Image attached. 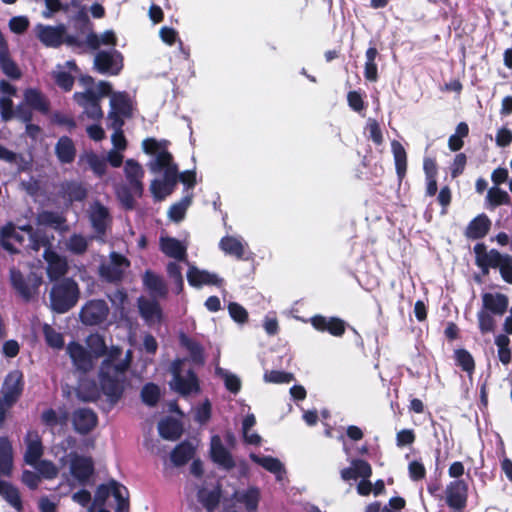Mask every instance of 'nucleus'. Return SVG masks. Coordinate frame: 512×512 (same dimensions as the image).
Returning <instances> with one entry per match:
<instances>
[{
  "label": "nucleus",
  "instance_id": "31",
  "mask_svg": "<svg viewBox=\"0 0 512 512\" xmlns=\"http://www.w3.org/2000/svg\"><path fill=\"white\" fill-rule=\"evenodd\" d=\"M158 432L163 439L176 441L181 437L183 427L179 420L172 417H166L158 423Z\"/></svg>",
  "mask_w": 512,
  "mask_h": 512
},
{
  "label": "nucleus",
  "instance_id": "34",
  "mask_svg": "<svg viewBox=\"0 0 512 512\" xmlns=\"http://www.w3.org/2000/svg\"><path fill=\"white\" fill-rule=\"evenodd\" d=\"M143 285L150 293L159 297H166L168 293L167 285L163 278L151 270H146L143 275Z\"/></svg>",
  "mask_w": 512,
  "mask_h": 512
},
{
  "label": "nucleus",
  "instance_id": "40",
  "mask_svg": "<svg viewBox=\"0 0 512 512\" xmlns=\"http://www.w3.org/2000/svg\"><path fill=\"white\" fill-rule=\"evenodd\" d=\"M180 343L189 352L191 360L197 365H203L205 362L204 348L194 339L189 338L185 334L180 336Z\"/></svg>",
  "mask_w": 512,
  "mask_h": 512
},
{
  "label": "nucleus",
  "instance_id": "10",
  "mask_svg": "<svg viewBox=\"0 0 512 512\" xmlns=\"http://www.w3.org/2000/svg\"><path fill=\"white\" fill-rule=\"evenodd\" d=\"M9 278L13 289L27 302L32 299L41 284V278L33 275V284L30 286L23 273L16 267L10 268Z\"/></svg>",
  "mask_w": 512,
  "mask_h": 512
},
{
  "label": "nucleus",
  "instance_id": "52",
  "mask_svg": "<svg viewBox=\"0 0 512 512\" xmlns=\"http://www.w3.org/2000/svg\"><path fill=\"white\" fill-rule=\"evenodd\" d=\"M168 277L175 285V293L180 294L184 289V280L181 266L175 262H169L166 267Z\"/></svg>",
  "mask_w": 512,
  "mask_h": 512
},
{
  "label": "nucleus",
  "instance_id": "61",
  "mask_svg": "<svg viewBox=\"0 0 512 512\" xmlns=\"http://www.w3.org/2000/svg\"><path fill=\"white\" fill-rule=\"evenodd\" d=\"M199 501L203 504V506L208 510H214L219 502H220V493L219 491H209L204 492V490H200L198 493Z\"/></svg>",
  "mask_w": 512,
  "mask_h": 512
},
{
  "label": "nucleus",
  "instance_id": "36",
  "mask_svg": "<svg viewBox=\"0 0 512 512\" xmlns=\"http://www.w3.org/2000/svg\"><path fill=\"white\" fill-rule=\"evenodd\" d=\"M195 448L194 446L187 440L182 441L171 452V461L177 466H183L187 464L194 456Z\"/></svg>",
  "mask_w": 512,
  "mask_h": 512
},
{
  "label": "nucleus",
  "instance_id": "20",
  "mask_svg": "<svg viewBox=\"0 0 512 512\" xmlns=\"http://www.w3.org/2000/svg\"><path fill=\"white\" fill-rule=\"evenodd\" d=\"M24 442L26 444L24 461L28 465L36 466L44 453L41 437L37 431L29 430L25 435Z\"/></svg>",
  "mask_w": 512,
  "mask_h": 512
},
{
  "label": "nucleus",
  "instance_id": "47",
  "mask_svg": "<svg viewBox=\"0 0 512 512\" xmlns=\"http://www.w3.org/2000/svg\"><path fill=\"white\" fill-rule=\"evenodd\" d=\"M456 365L461 367L463 371L472 374L475 370V361L473 356L466 349H456L454 352Z\"/></svg>",
  "mask_w": 512,
  "mask_h": 512
},
{
  "label": "nucleus",
  "instance_id": "14",
  "mask_svg": "<svg viewBox=\"0 0 512 512\" xmlns=\"http://www.w3.org/2000/svg\"><path fill=\"white\" fill-rule=\"evenodd\" d=\"M97 424V414L91 408H78L72 413L73 428L80 435L89 434Z\"/></svg>",
  "mask_w": 512,
  "mask_h": 512
},
{
  "label": "nucleus",
  "instance_id": "46",
  "mask_svg": "<svg viewBox=\"0 0 512 512\" xmlns=\"http://www.w3.org/2000/svg\"><path fill=\"white\" fill-rule=\"evenodd\" d=\"M250 459L266 469L267 471L271 473H280L283 469V464L278 458L272 457V456H258L254 453L250 454Z\"/></svg>",
  "mask_w": 512,
  "mask_h": 512
},
{
  "label": "nucleus",
  "instance_id": "43",
  "mask_svg": "<svg viewBox=\"0 0 512 512\" xmlns=\"http://www.w3.org/2000/svg\"><path fill=\"white\" fill-rule=\"evenodd\" d=\"M379 55L375 46H371L366 50V62L364 66V77L369 82H376L378 80V68L376 58Z\"/></svg>",
  "mask_w": 512,
  "mask_h": 512
},
{
  "label": "nucleus",
  "instance_id": "45",
  "mask_svg": "<svg viewBox=\"0 0 512 512\" xmlns=\"http://www.w3.org/2000/svg\"><path fill=\"white\" fill-rule=\"evenodd\" d=\"M65 196L70 203L73 202H81L87 197V189L81 184L77 182H67L63 187Z\"/></svg>",
  "mask_w": 512,
  "mask_h": 512
},
{
  "label": "nucleus",
  "instance_id": "60",
  "mask_svg": "<svg viewBox=\"0 0 512 512\" xmlns=\"http://www.w3.org/2000/svg\"><path fill=\"white\" fill-rule=\"evenodd\" d=\"M265 382L283 384L290 383L294 380V375L290 372L270 370L264 373Z\"/></svg>",
  "mask_w": 512,
  "mask_h": 512
},
{
  "label": "nucleus",
  "instance_id": "5",
  "mask_svg": "<svg viewBox=\"0 0 512 512\" xmlns=\"http://www.w3.org/2000/svg\"><path fill=\"white\" fill-rule=\"evenodd\" d=\"M469 497V485L465 480H452L445 488V503L451 512H464Z\"/></svg>",
  "mask_w": 512,
  "mask_h": 512
},
{
  "label": "nucleus",
  "instance_id": "6",
  "mask_svg": "<svg viewBox=\"0 0 512 512\" xmlns=\"http://www.w3.org/2000/svg\"><path fill=\"white\" fill-rule=\"evenodd\" d=\"M109 314V307L102 299L89 300L80 310L79 316L83 324L94 326L103 323Z\"/></svg>",
  "mask_w": 512,
  "mask_h": 512
},
{
  "label": "nucleus",
  "instance_id": "51",
  "mask_svg": "<svg viewBox=\"0 0 512 512\" xmlns=\"http://www.w3.org/2000/svg\"><path fill=\"white\" fill-rule=\"evenodd\" d=\"M141 399L146 405L156 406L160 399V389L154 383H147L141 389Z\"/></svg>",
  "mask_w": 512,
  "mask_h": 512
},
{
  "label": "nucleus",
  "instance_id": "22",
  "mask_svg": "<svg viewBox=\"0 0 512 512\" xmlns=\"http://www.w3.org/2000/svg\"><path fill=\"white\" fill-rule=\"evenodd\" d=\"M132 362L133 351L129 349L126 351L124 358H121V360L118 362L117 377L120 382L117 390H115V394L113 395L111 406L116 405L124 395L126 386L128 384L127 372L130 369Z\"/></svg>",
  "mask_w": 512,
  "mask_h": 512
},
{
  "label": "nucleus",
  "instance_id": "3",
  "mask_svg": "<svg viewBox=\"0 0 512 512\" xmlns=\"http://www.w3.org/2000/svg\"><path fill=\"white\" fill-rule=\"evenodd\" d=\"M80 295L78 284L72 278H62L53 283L50 294V308L57 314L71 310L78 302Z\"/></svg>",
  "mask_w": 512,
  "mask_h": 512
},
{
  "label": "nucleus",
  "instance_id": "56",
  "mask_svg": "<svg viewBox=\"0 0 512 512\" xmlns=\"http://www.w3.org/2000/svg\"><path fill=\"white\" fill-rule=\"evenodd\" d=\"M99 274L102 278L110 283L119 282L124 275V269H119L111 264H102L99 267Z\"/></svg>",
  "mask_w": 512,
  "mask_h": 512
},
{
  "label": "nucleus",
  "instance_id": "37",
  "mask_svg": "<svg viewBox=\"0 0 512 512\" xmlns=\"http://www.w3.org/2000/svg\"><path fill=\"white\" fill-rule=\"evenodd\" d=\"M219 248L227 255L233 256L238 260L244 259L245 245L241 239L234 236H224L219 242Z\"/></svg>",
  "mask_w": 512,
  "mask_h": 512
},
{
  "label": "nucleus",
  "instance_id": "54",
  "mask_svg": "<svg viewBox=\"0 0 512 512\" xmlns=\"http://www.w3.org/2000/svg\"><path fill=\"white\" fill-rule=\"evenodd\" d=\"M39 223L59 229L65 222L66 218L54 211H43L39 214Z\"/></svg>",
  "mask_w": 512,
  "mask_h": 512
},
{
  "label": "nucleus",
  "instance_id": "28",
  "mask_svg": "<svg viewBox=\"0 0 512 512\" xmlns=\"http://www.w3.org/2000/svg\"><path fill=\"white\" fill-rule=\"evenodd\" d=\"M138 308L141 317L146 323L152 324L161 322L163 312L160 304L156 300H148L141 297L138 299Z\"/></svg>",
  "mask_w": 512,
  "mask_h": 512
},
{
  "label": "nucleus",
  "instance_id": "18",
  "mask_svg": "<svg viewBox=\"0 0 512 512\" xmlns=\"http://www.w3.org/2000/svg\"><path fill=\"white\" fill-rule=\"evenodd\" d=\"M89 220L95 233L101 237L106 234L112 219L110 212L101 202L95 201L90 208Z\"/></svg>",
  "mask_w": 512,
  "mask_h": 512
},
{
  "label": "nucleus",
  "instance_id": "1",
  "mask_svg": "<svg viewBox=\"0 0 512 512\" xmlns=\"http://www.w3.org/2000/svg\"><path fill=\"white\" fill-rule=\"evenodd\" d=\"M170 142L166 139L157 140L148 137L142 141V149L148 155L155 158L149 161L148 168L153 173L163 172V179H154L150 184V191L155 201H163L171 195L178 183V165L174 162L173 155L168 151Z\"/></svg>",
  "mask_w": 512,
  "mask_h": 512
},
{
  "label": "nucleus",
  "instance_id": "62",
  "mask_svg": "<svg viewBox=\"0 0 512 512\" xmlns=\"http://www.w3.org/2000/svg\"><path fill=\"white\" fill-rule=\"evenodd\" d=\"M117 197L120 200L122 206L126 210H133L135 208V197L136 195L129 186H122L117 190Z\"/></svg>",
  "mask_w": 512,
  "mask_h": 512
},
{
  "label": "nucleus",
  "instance_id": "15",
  "mask_svg": "<svg viewBox=\"0 0 512 512\" xmlns=\"http://www.w3.org/2000/svg\"><path fill=\"white\" fill-rule=\"evenodd\" d=\"M125 178L136 197L140 198L144 192L143 178L145 171L141 164L134 159H127L124 166Z\"/></svg>",
  "mask_w": 512,
  "mask_h": 512
},
{
  "label": "nucleus",
  "instance_id": "53",
  "mask_svg": "<svg viewBox=\"0 0 512 512\" xmlns=\"http://www.w3.org/2000/svg\"><path fill=\"white\" fill-rule=\"evenodd\" d=\"M216 373L224 380L225 387L228 391L237 394L241 390V380L238 376L220 367L216 368Z\"/></svg>",
  "mask_w": 512,
  "mask_h": 512
},
{
  "label": "nucleus",
  "instance_id": "50",
  "mask_svg": "<svg viewBox=\"0 0 512 512\" xmlns=\"http://www.w3.org/2000/svg\"><path fill=\"white\" fill-rule=\"evenodd\" d=\"M486 199L492 208L510 204L509 194L505 190H502L498 187L490 188L488 190Z\"/></svg>",
  "mask_w": 512,
  "mask_h": 512
},
{
  "label": "nucleus",
  "instance_id": "19",
  "mask_svg": "<svg viewBox=\"0 0 512 512\" xmlns=\"http://www.w3.org/2000/svg\"><path fill=\"white\" fill-rule=\"evenodd\" d=\"M43 256L47 262L46 271L48 278L53 282L60 281L68 270L66 260L52 250L51 247L45 249Z\"/></svg>",
  "mask_w": 512,
  "mask_h": 512
},
{
  "label": "nucleus",
  "instance_id": "25",
  "mask_svg": "<svg viewBox=\"0 0 512 512\" xmlns=\"http://www.w3.org/2000/svg\"><path fill=\"white\" fill-rule=\"evenodd\" d=\"M491 225L490 218L485 213H481L469 222L465 229V236L472 240L482 239L489 233Z\"/></svg>",
  "mask_w": 512,
  "mask_h": 512
},
{
  "label": "nucleus",
  "instance_id": "42",
  "mask_svg": "<svg viewBox=\"0 0 512 512\" xmlns=\"http://www.w3.org/2000/svg\"><path fill=\"white\" fill-rule=\"evenodd\" d=\"M111 495L117 501L116 512H127L129 510L128 490L114 479L111 480Z\"/></svg>",
  "mask_w": 512,
  "mask_h": 512
},
{
  "label": "nucleus",
  "instance_id": "16",
  "mask_svg": "<svg viewBox=\"0 0 512 512\" xmlns=\"http://www.w3.org/2000/svg\"><path fill=\"white\" fill-rule=\"evenodd\" d=\"M94 462L91 457L73 454L70 461L71 475L82 485H85L94 474Z\"/></svg>",
  "mask_w": 512,
  "mask_h": 512
},
{
  "label": "nucleus",
  "instance_id": "59",
  "mask_svg": "<svg viewBox=\"0 0 512 512\" xmlns=\"http://www.w3.org/2000/svg\"><path fill=\"white\" fill-rule=\"evenodd\" d=\"M43 333L46 343L52 347L60 349L64 346V339L61 333L57 332L53 327L46 324L43 327Z\"/></svg>",
  "mask_w": 512,
  "mask_h": 512
},
{
  "label": "nucleus",
  "instance_id": "11",
  "mask_svg": "<svg viewBox=\"0 0 512 512\" xmlns=\"http://www.w3.org/2000/svg\"><path fill=\"white\" fill-rule=\"evenodd\" d=\"M23 389L24 380L22 372L19 370H13L9 372L4 379L1 389V398L14 405L22 395Z\"/></svg>",
  "mask_w": 512,
  "mask_h": 512
},
{
  "label": "nucleus",
  "instance_id": "26",
  "mask_svg": "<svg viewBox=\"0 0 512 512\" xmlns=\"http://www.w3.org/2000/svg\"><path fill=\"white\" fill-rule=\"evenodd\" d=\"M483 308L491 314L502 316L508 308L509 300L502 293H484L482 295Z\"/></svg>",
  "mask_w": 512,
  "mask_h": 512
},
{
  "label": "nucleus",
  "instance_id": "29",
  "mask_svg": "<svg viewBox=\"0 0 512 512\" xmlns=\"http://www.w3.org/2000/svg\"><path fill=\"white\" fill-rule=\"evenodd\" d=\"M103 390L100 382L98 384L94 380H82L76 390L77 398L82 402H96L100 399Z\"/></svg>",
  "mask_w": 512,
  "mask_h": 512
},
{
  "label": "nucleus",
  "instance_id": "41",
  "mask_svg": "<svg viewBox=\"0 0 512 512\" xmlns=\"http://www.w3.org/2000/svg\"><path fill=\"white\" fill-rule=\"evenodd\" d=\"M0 494L17 511H22L23 503L17 487L9 482L0 481Z\"/></svg>",
  "mask_w": 512,
  "mask_h": 512
},
{
  "label": "nucleus",
  "instance_id": "64",
  "mask_svg": "<svg viewBox=\"0 0 512 512\" xmlns=\"http://www.w3.org/2000/svg\"><path fill=\"white\" fill-rule=\"evenodd\" d=\"M89 167L97 176H103L107 170V162L105 159L100 158L97 154L91 153L87 157Z\"/></svg>",
  "mask_w": 512,
  "mask_h": 512
},
{
  "label": "nucleus",
  "instance_id": "21",
  "mask_svg": "<svg viewBox=\"0 0 512 512\" xmlns=\"http://www.w3.org/2000/svg\"><path fill=\"white\" fill-rule=\"evenodd\" d=\"M68 353L77 370L87 373L93 367V356L81 344L71 342L68 345Z\"/></svg>",
  "mask_w": 512,
  "mask_h": 512
},
{
  "label": "nucleus",
  "instance_id": "8",
  "mask_svg": "<svg viewBox=\"0 0 512 512\" xmlns=\"http://www.w3.org/2000/svg\"><path fill=\"white\" fill-rule=\"evenodd\" d=\"M473 251L475 254V264L481 269L484 275L489 273L490 268H498L505 258V255H502L496 249L487 251V247L484 243H477Z\"/></svg>",
  "mask_w": 512,
  "mask_h": 512
},
{
  "label": "nucleus",
  "instance_id": "2",
  "mask_svg": "<svg viewBox=\"0 0 512 512\" xmlns=\"http://www.w3.org/2000/svg\"><path fill=\"white\" fill-rule=\"evenodd\" d=\"M122 354L123 349L120 346H111L110 349L107 348V353L104 355L105 358L102 360L97 373L103 395L110 405L112 404L113 395L120 382L117 374L118 362L121 360Z\"/></svg>",
  "mask_w": 512,
  "mask_h": 512
},
{
  "label": "nucleus",
  "instance_id": "39",
  "mask_svg": "<svg viewBox=\"0 0 512 512\" xmlns=\"http://www.w3.org/2000/svg\"><path fill=\"white\" fill-rule=\"evenodd\" d=\"M394 162H395V169L396 174L401 182L405 176L407 171V153L402 146V144L396 140L392 141L391 143Z\"/></svg>",
  "mask_w": 512,
  "mask_h": 512
},
{
  "label": "nucleus",
  "instance_id": "55",
  "mask_svg": "<svg viewBox=\"0 0 512 512\" xmlns=\"http://www.w3.org/2000/svg\"><path fill=\"white\" fill-rule=\"evenodd\" d=\"M259 499V490L255 487H250L240 496L239 501L245 505L249 512H252L257 509Z\"/></svg>",
  "mask_w": 512,
  "mask_h": 512
},
{
  "label": "nucleus",
  "instance_id": "4",
  "mask_svg": "<svg viewBox=\"0 0 512 512\" xmlns=\"http://www.w3.org/2000/svg\"><path fill=\"white\" fill-rule=\"evenodd\" d=\"M182 359H175L171 364V373L173 376L172 388L182 396H188L200 391V383L194 370L189 369L186 377L182 375Z\"/></svg>",
  "mask_w": 512,
  "mask_h": 512
},
{
  "label": "nucleus",
  "instance_id": "7",
  "mask_svg": "<svg viewBox=\"0 0 512 512\" xmlns=\"http://www.w3.org/2000/svg\"><path fill=\"white\" fill-rule=\"evenodd\" d=\"M94 66L101 74L118 75L123 69V56L117 51H99L94 60Z\"/></svg>",
  "mask_w": 512,
  "mask_h": 512
},
{
  "label": "nucleus",
  "instance_id": "24",
  "mask_svg": "<svg viewBox=\"0 0 512 512\" xmlns=\"http://www.w3.org/2000/svg\"><path fill=\"white\" fill-rule=\"evenodd\" d=\"M210 453L212 461L226 470H231L235 467V462L231 453L223 446L218 435L213 436L211 439Z\"/></svg>",
  "mask_w": 512,
  "mask_h": 512
},
{
  "label": "nucleus",
  "instance_id": "49",
  "mask_svg": "<svg viewBox=\"0 0 512 512\" xmlns=\"http://www.w3.org/2000/svg\"><path fill=\"white\" fill-rule=\"evenodd\" d=\"M90 353L95 358L103 357L107 353V345L105 339L100 334H92L87 339Z\"/></svg>",
  "mask_w": 512,
  "mask_h": 512
},
{
  "label": "nucleus",
  "instance_id": "23",
  "mask_svg": "<svg viewBox=\"0 0 512 512\" xmlns=\"http://www.w3.org/2000/svg\"><path fill=\"white\" fill-rule=\"evenodd\" d=\"M187 280L192 287H201L203 285L220 286L223 283V279L219 278L218 275L206 270H200L196 266L189 267Z\"/></svg>",
  "mask_w": 512,
  "mask_h": 512
},
{
  "label": "nucleus",
  "instance_id": "33",
  "mask_svg": "<svg viewBox=\"0 0 512 512\" xmlns=\"http://www.w3.org/2000/svg\"><path fill=\"white\" fill-rule=\"evenodd\" d=\"M55 154L60 163H72L76 157V148L73 140L68 136L60 137L55 145Z\"/></svg>",
  "mask_w": 512,
  "mask_h": 512
},
{
  "label": "nucleus",
  "instance_id": "13",
  "mask_svg": "<svg viewBox=\"0 0 512 512\" xmlns=\"http://www.w3.org/2000/svg\"><path fill=\"white\" fill-rule=\"evenodd\" d=\"M36 36L46 47L58 48L63 44V36L66 33L64 24L57 26L37 24L35 27Z\"/></svg>",
  "mask_w": 512,
  "mask_h": 512
},
{
  "label": "nucleus",
  "instance_id": "35",
  "mask_svg": "<svg viewBox=\"0 0 512 512\" xmlns=\"http://www.w3.org/2000/svg\"><path fill=\"white\" fill-rule=\"evenodd\" d=\"M13 469V448L8 437H0V475L10 476Z\"/></svg>",
  "mask_w": 512,
  "mask_h": 512
},
{
  "label": "nucleus",
  "instance_id": "12",
  "mask_svg": "<svg viewBox=\"0 0 512 512\" xmlns=\"http://www.w3.org/2000/svg\"><path fill=\"white\" fill-rule=\"evenodd\" d=\"M74 101L84 108L85 113L90 119L100 120L103 117L99 96L93 89H86L84 92H75Z\"/></svg>",
  "mask_w": 512,
  "mask_h": 512
},
{
  "label": "nucleus",
  "instance_id": "17",
  "mask_svg": "<svg viewBox=\"0 0 512 512\" xmlns=\"http://www.w3.org/2000/svg\"><path fill=\"white\" fill-rule=\"evenodd\" d=\"M0 70L2 73L12 80H18L22 76V72L13 60L8 42L0 30Z\"/></svg>",
  "mask_w": 512,
  "mask_h": 512
},
{
  "label": "nucleus",
  "instance_id": "30",
  "mask_svg": "<svg viewBox=\"0 0 512 512\" xmlns=\"http://www.w3.org/2000/svg\"><path fill=\"white\" fill-rule=\"evenodd\" d=\"M25 104L44 115L48 114L50 110V102L47 97L36 88H28L24 91Z\"/></svg>",
  "mask_w": 512,
  "mask_h": 512
},
{
  "label": "nucleus",
  "instance_id": "58",
  "mask_svg": "<svg viewBox=\"0 0 512 512\" xmlns=\"http://www.w3.org/2000/svg\"><path fill=\"white\" fill-rule=\"evenodd\" d=\"M52 78L55 84L65 92L72 90L75 79L66 71H55L52 73Z\"/></svg>",
  "mask_w": 512,
  "mask_h": 512
},
{
  "label": "nucleus",
  "instance_id": "48",
  "mask_svg": "<svg viewBox=\"0 0 512 512\" xmlns=\"http://www.w3.org/2000/svg\"><path fill=\"white\" fill-rule=\"evenodd\" d=\"M112 112L121 114L124 117L131 116V104L125 94L113 95L110 101Z\"/></svg>",
  "mask_w": 512,
  "mask_h": 512
},
{
  "label": "nucleus",
  "instance_id": "27",
  "mask_svg": "<svg viewBox=\"0 0 512 512\" xmlns=\"http://www.w3.org/2000/svg\"><path fill=\"white\" fill-rule=\"evenodd\" d=\"M340 474L344 481L356 480L357 478H370L372 475V467L366 460L353 459L351 466L342 469Z\"/></svg>",
  "mask_w": 512,
  "mask_h": 512
},
{
  "label": "nucleus",
  "instance_id": "44",
  "mask_svg": "<svg viewBox=\"0 0 512 512\" xmlns=\"http://www.w3.org/2000/svg\"><path fill=\"white\" fill-rule=\"evenodd\" d=\"M469 135V126L466 122H460L457 124L455 133L452 134L448 139V147L451 151H460L464 146L463 138Z\"/></svg>",
  "mask_w": 512,
  "mask_h": 512
},
{
  "label": "nucleus",
  "instance_id": "63",
  "mask_svg": "<svg viewBox=\"0 0 512 512\" xmlns=\"http://www.w3.org/2000/svg\"><path fill=\"white\" fill-rule=\"evenodd\" d=\"M478 326L482 334L493 332L495 330V320L487 311L481 310L477 314Z\"/></svg>",
  "mask_w": 512,
  "mask_h": 512
},
{
  "label": "nucleus",
  "instance_id": "32",
  "mask_svg": "<svg viewBox=\"0 0 512 512\" xmlns=\"http://www.w3.org/2000/svg\"><path fill=\"white\" fill-rule=\"evenodd\" d=\"M161 251L168 257L179 261L187 257V249L178 239L173 237H162L160 239Z\"/></svg>",
  "mask_w": 512,
  "mask_h": 512
},
{
  "label": "nucleus",
  "instance_id": "9",
  "mask_svg": "<svg viewBox=\"0 0 512 512\" xmlns=\"http://www.w3.org/2000/svg\"><path fill=\"white\" fill-rule=\"evenodd\" d=\"M309 322L318 332H328L334 337H342L348 326L347 323L339 317H326L321 314L312 316Z\"/></svg>",
  "mask_w": 512,
  "mask_h": 512
},
{
  "label": "nucleus",
  "instance_id": "57",
  "mask_svg": "<svg viewBox=\"0 0 512 512\" xmlns=\"http://www.w3.org/2000/svg\"><path fill=\"white\" fill-rule=\"evenodd\" d=\"M68 250L76 255L84 254L88 249L87 239L81 234H73L67 243Z\"/></svg>",
  "mask_w": 512,
  "mask_h": 512
},
{
  "label": "nucleus",
  "instance_id": "38",
  "mask_svg": "<svg viewBox=\"0 0 512 512\" xmlns=\"http://www.w3.org/2000/svg\"><path fill=\"white\" fill-rule=\"evenodd\" d=\"M0 159L16 166L18 173L26 172L31 168V160L20 153L13 152L0 144Z\"/></svg>",
  "mask_w": 512,
  "mask_h": 512
}]
</instances>
